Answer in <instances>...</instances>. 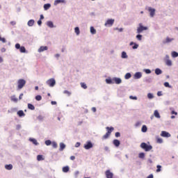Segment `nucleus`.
Masks as SVG:
<instances>
[{"mask_svg": "<svg viewBox=\"0 0 178 178\" xmlns=\"http://www.w3.org/2000/svg\"><path fill=\"white\" fill-rule=\"evenodd\" d=\"M0 41H2L3 43L6 42V39L5 38H2L0 35Z\"/></svg>", "mask_w": 178, "mask_h": 178, "instance_id": "51", "label": "nucleus"}, {"mask_svg": "<svg viewBox=\"0 0 178 178\" xmlns=\"http://www.w3.org/2000/svg\"><path fill=\"white\" fill-rule=\"evenodd\" d=\"M130 77H131V74H130V73H127L124 76V78L126 79V80H129V79H130Z\"/></svg>", "mask_w": 178, "mask_h": 178, "instance_id": "39", "label": "nucleus"}, {"mask_svg": "<svg viewBox=\"0 0 178 178\" xmlns=\"http://www.w3.org/2000/svg\"><path fill=\"white\" fill-rule=\"evenodd\" d=\"M49 8H51V4L46 3V4L44 5V10H48V9H49Z\"/></svg>", "mask_w": 178, "mask_h": 178, "instance_id": "26", "label": "nucleus"}, {"mask_svg": "<svg viewBox=\"0 0 178 178\" xmlns=\"http://www.w3.org/2000/svg\"><path fill=\"white\" fill-rule=\"evenodd\" d=\"M145 73H146L147 74H151V70L147 69V70H145Z\"/></svg>", "mask_w": 178, "mask_h": 178, "instance_id": "54", "label": "nucleus"}, {"mask_svg": "<svg viewBox=\"0 0 178 178\" xmlns=\"http://www.w3.org/2000/svg\"><path fill=\"white\" fill-rule=\"evenodd\" d=\"M34 19H30L29 22H28V26H29V27H33V26H34Z\"/></svg>", "mask_w": 178, "mask_h": 178, "instance_id": "21", "label": "nucleus"}, {"mask_svg": "<svg viewBox=\"0 0 178 178\" xmlns=\"http://www.w3.org/2000/svg\"><path fill=\"white\" fill-rule=\"evenodd\" d=\"M133 49H137V48H138V44H134V46H133Z\"/></svg>", "mask_w": 178, "mask_h": 178, "instance_id": "56", "label": "nucleus"}, {"mask_svg": "<svg viewBox=\"0 0 178 178\" xmlns=\"http://www.w3.org/2000/svg\"><path fill=\"white\" fill-rule=\"evenodd\" d=\"M147 178H154V175L150 174Z\"/></svg>", "mask_w": 178, "mask_h": 178, "instance_id": "64", "label": "nucleus"}, {"mask_svg": "<svg viewBox=\"0 0 178 178\" xmlns=\"http://www.w3.org/2000/svg\"><path fill=\"white\" fill-rule=\"evenodd\" d=\"M65 148H66V145H65L63 143H60L59 151L62 152L63 149H65Z\"/></svg>", "mask_w": 178, "mask_h": 178, "instance_id": "17", "label": "nucleus"}, {"mask_svg": "<svg viewBox=\"0 0 178 178\" xmlns=\"http://www.w3.org/2000/svg\"><path fill=\"white\" fill-rule=\"evenodd\" d=\"M138 158H140V159H144L145 158V153L144 152L139 153Z\"/></svg>", "mask_w": 178, "mask_h": 178, "instance_id": "22", "label": "nucleus"}, {"mask_svg": "<svg viewBox=\"0 0 178 178\" xmlns=\"http://www.w3.org/2000/svg\"><path fill=\"white\" fill-rule=\"evenodd\" d=\"M161 137H165V138H169V137H171V135L169 134V132L166 131H161Z\"/></svg>", "mask_w": 178, "mask_h": 178, "instance_id": "8", "label": "nucleus"}, {"mask_svg": "<svg viewBox=\"0 0 178 178\" xmlns=\"http://www.w3.org/2000/svg\"><path fill=\"white\" fill-rule=\"evenodd\" d=\"M44 51H48V47H47V46H41L38 49V52H44Z\"/></svg>", "mask_w": 178, "mask_h": 178, "instance_id": "11", "label": "nucleus"}, {"mask_svg": "<svg viewBox=\"0 0 178 178\" xmlns=\"http://www.w3.org/2000/svg\"><path fill=\"white\" fill-rule=\"evenodd\" d=\"M38 26H41V24H42V22L41 21V19L38 21Z\"/></svg>", "mask_w": 178, "mask_h": 178, "instance_id": "60", "label": "nucleus"}, {"mask_svg": "<svg viewBox=\"0 0 178 178\" xmlns=\"http://www.w3.org/2000/svg\"><path fill=\"white\" fill-rule=\"evenodd\" d=\"M139 126H141V122L138 121V122L135 124V127H139Z\"/></svg>", "mask_w": 178, "mask_h": 178, "instance_id": "49", "label": "nucleus"}, {"mask_svg": "<svg viewBox=\"0 0 178 178\" xmlns=\"http://www.w3.org/2000/svg\"><path fill=\"white\" fill-rule=\"evenodd\" d=\"M136 38H137V40H138V41H141V40H143V35H137Z\"/></svg>", "mask_w": 178, "mask_h": 178, "instance_id": "47", "label": "nucleus"}, {"mask_svg": "<svg viewBox=\"0 0 178 178\" xmlns=\"http://www.w3.org/2000/svg\"><path fill=\"white\" fill-rule=\"evenodd\" d=\"M147 130H148L147 127L145 125H143L141 129L142 133H147Z\"/></svg>", "mask_w": 178, "mask_h": 178, "instance_id": "28", "label": "nucleus"}, {"mask_svg": "<svg viewBox=\"0 0 178 178\" xmlns=\"http://www.w3.org/2000/svg\"><path fill=\"white\" fill-rule=\"evenodd\" d=\"M141 77H143V74H141V72L135 73V74H134L135 79H141Z\"/></svg>", "mask_w": 178, "mask_h": 178, "instance_id": "18", "label": "nucleus"}, {"mask_svg": "<svg viewBox=\"0 0 178 178\" xmlns=\"http://www.w3.org/2000/svg\"><path fill=\"white\" fill-rule=\"evenodd\" d=\"M145 30H148V27L143 26V24H139V27H138L137 29V33L140 34V33H143Z\"/></svg>", "mask_w": 178, "mask_h": 178, "instance_id": "3", "label": "nucleus"}, {"mask_svg": "<svg viewBox=\"0 0 178 178\" xmlns=\"http://www.w3.org/2000/svg\"><path fill=\"white\" fill-rule=\"evenodd\" d=\"M19 51L21 52V54H24L26 53V47H24V46H22L19 48Z\"/></svg>", "mask_w": 178, "mask_h": 178, "instance_id": "25", "label": "nucleus"}, {"mask_svg": "<svg viewBox=\"0 0 178 178\" xmlns=\"http://www.w3.org/2000/svg\"><path fill=\"white\" fill-rule=\"evenodd\" d=\"M80 172H79V171H76L75 172V176H76V177H77V176H79V174Z\"/></svg>", "mask_w": 178, "mask_h": 178, "instance_id": "63", "label": "nucleus"}, {"mask_svg": "<svg viewBox=\"0 0 178 178\" xmlns=\"http://www.w3.org/2000/svg\"><path fill=\"white\" fill-rule=\"evenodd\" d=\"M115 136V137H120V132H116Z\"/></svg>", "mask_w": 178, "mask_h": 178, "instance_id": "59", "label": "nucleus"}, {"mask_svg": "<svg viewBox=\"0 0 178 178\" xmlns=\"http://www.w3.org/2000/svg\"><path fill=\"white\" fill-rule=\"evenodd\" d=\"M92 147H94V145H92V143H91V141L89 140L86 143V144L83 146V148H85V149H91Z\"/></svg>", "mask_w": 178, "mask_h": 178, "instance_id": "4", "label": "nucleus"}, {"mask_svg": "<svg viewBox=\"0 0 178 178\" xmlns=\"http://www.w3.org/2000/svg\"><path fill=\"white\" fill-rule=\"evenodd\" d=\"M29 141H31V143H33L34 145H38L39 144L38 142L37 141V139L34 138H30Z\"/></svg>", "mask_w": 178, "mask_h": 178, "instance_id": "12", "label": "nucleus"}, {"mask_svg": "<svg viewBox=\"0 0 178 178\" xmlns=\"http://www.w3.org/2000/svg\"><path fill=\"white\" fill-rule=\"evenodd\" d=\"M35 99L36 101H41L42 99V97H41V95H37L35 97Z\"/></svg>", "mask_w": 178, "mask_h": 178, "instance_id": "46", "label": "nucleus"}, {"mask_svg": "<svg viewBox=\"0 0 178 178\" xmlns=\"http://www.w3.org/2000/svg\"><path fill=\"white\" fill-rule=\"evenodd\" d=\"M155 74H157V76H159V74H162V70L159 68H156L155 70Z\"/></svg>", "mask_w": 178, "mask_h": 178, "instance_id": "23", "label": "nucleus"}, {"mask_svg": "<svg viewBox=\"0 0 178 178\" xmlns=\"http://www.w3.org/2000/svg\"><path fill=\"white\" fill-rule=\"evenodd\" d=\"M156 143L158 144H162V143H163V139H162L161 138H156Z\"/></svg>", "mask_w": 178, "mask_h": 178, "instance_id": "32", "label": "nucleus"}, {"mask_svg": "<svg viewBox=\"0 0 178 178\" xmlns=\"http://www.w3.org/2000/svg\"><path fill=\"white\" fill-rule=\"evenodd\" d=\"M166 58L165 65H167V66H172V60L169 59V56H166Z\"/></svg>", "mask_w": 178, "mask_h": 178, "instance_id": "14", "label": "nucleus"}, {"mask_svg": "<svg viewBox=\"0 0 178 178\" xmlns=\"http://www.w3.org/2000/svg\"><path fill=\"white\" fill-rule=\"evenodd\" d=\"M70 159H71V161H74V160L76 159V156H70Z\"/></svg>", "mask_w": 178, "mask_h": 178, "instance_id": "61", "label": "nucleus"}, {"mask_svg": "<svg viewBox=\"0 0 178 178\" xmlns=\"http://www.w3.org/2000/svg\"><path fill=\"white\" fill-rule=\"evenodd\" d=\"M154 115L155 118H157V119L161 118V115H159V112H154Z\"/></svg>", "mask_w": 178, "mask_h": 178, "instance_id": "44", "label": "nucleus"}, {"mask_svg": "<svg viewBox=\"0 0 178 178\" xmlns=\"http://www.w3.org/2000/svg\"><path fill=\"white\" fill-rule=\"evenodd\" d=\"M104 150H105L106 152H109V147H108V146L104 147Z\"/></svg>", "mask_w": 178, "mask_h": 178, "instance_id": "57", "label": "nucleus"}, {"mask_svg": "<svg viewBox=\"0 0 178 178\" xmlns=\"http://www.w3.org/2000/svg\"><path fill=\"white\" fill-rule=\"evenodd\" d=\"M16 129H17V130H20V129H22V125L17 124V125L16 126Z\"/></svg>", "mask_w": 178, "mask_h": 178, "instance_id": "55", "label": "nucleus"}, {"mask_svg": "<svg viewBox=\"0 0 178 178\" xmlns=\"http://www.w3.org/2000/svg\"><path fill=\"white\" fill-rule=\"evenodd\" d=\"M130 99H137V97L130 96Z\"/></svg>", "mask_w": 178, "mask_h": 178, "instance_id": "62", "label": "nucleus"}, {"mask_svg": "<svg viewBox=\"0 0 178 178\" xmlns=\"http://www.w3.org/2000/svg\"><path fill=\"white\" fill-rule=\"evenodd\" d=\"M156 168H157L156 172H161V169L162 166L158 165L156 166Z\"/></svg>", "mask_w": 178, "mask_h": 178, "instance_id": "50", "label": "nucleus"}, {"mask_svg": "<svg viewBox=\"0 0 178 178\" xmlns=\"http://www.w3.org/2000/svg\"><path fill=\"white\" fill-rule=\"evenodd\" d=\"M148 11L149 12V15H150L151 17H154V16H155V8L149 7Z\"/></svg>", "mask_w": 178, "mask_h": 178, "instance_id": "9", "label": "nucleus"}, {"mask_svg": "<svg viewBox=\"0 0 178 178\" xmlns=\"http://www.w3.org/2000/svg\"><path fill=\"white\" fill-rule=\"evenodd\" d=\"M48 27H50L51 29H52V27H54V23L51 21L47 22V23Z\"/></svg>", "mask_w": 178, "mask_h": 178, "instance_id": "31", "label": "nucleus"}, {"mask_svg": "<svg viewBox=\"0 0 178 178\" xmlns=\"http://www.w3.org/2000/svg\"><path fill=\"white\" fill-rule=\"evenodd\" d=\"M172 41H175V38L167 37L165 40L163 41V44H169V42H172Z\"/></svg>", "mask_w": 178, "mask_h": 178, "instance_id": "10", "label": "nucleus"}, {"mask_svg": "<svg viewBox=\"0 0 178 178\" xmlns=\"http://www.w3.org/2000/svg\"><path fill=\"white\" fill-rule=\"evenodd\" d=\"M58 3H66V0H56L54 1L55 6H56V5H58Z\"/></svg>", "mask_w": 178, "mask_h": 178, "instance_id": "15", "label": "nucleus"}, {"mask_svg": "<svg viewBox=\"0 0 178 178\" xmlns=\"http://www.w3.org/2000/svg\"><path fill=\"white\" fill-rule=\"evenodd\" d=\"M37 159L38 161H44V158H42V155H38Z\"/></svg>", "mask_w": 178, "mask_h": 178, "instance_id": "45", "label": "nucleus"}, {"mask_svg": "<svg viewBox=\"0 0 178 178\" xmlns=\"http://www.w3.org/2000/svg\"><path fill=\"white\" fill-rule=\"evenodd\" d=\"M17 115H18L19 118H24V116H26V114H24V112H17Z\"/></svg>", "mask_w": 178, "mask_h": 178, "instance_id": "24", "label": "nucleus"}, {"mask_svg": "<svg viewBox=\"0 0 178 178\" xmlns=\"http://www.w3.org/2000/svg\"><path fill=\"white\" fill-rule=\"evenodd\" d=\"M90 33L91 34H97V30H95V29H94L93 26L90 27Z\"/></svg>", "mask_w": 178, "mask_h": 178, "instance_id": "29", "label": "nucleus"}, {"mask_svg": "<svg viewBox=\"0 0 178 178\" xmlns=\"http://www.w3.org/2000/svg\"><path fill=\"white\" fill-rule=\"evenodd\" d=\"M80 145H81V143H80V142H77V143L75 144V147H76V148H79V147H80Z\"/></svg>", "mask_w": 178, "mask_h": 178, "instance_id": "53", "label": "nucleus"}, {"mask_svg": "<svg viewBox=\"0 0 178 178\" xmlns=\"http://www.w3.org/2000/svg\"><path fill=\"white\" fill-rule=\"evenodd\" d=\"M81 87L82 88H83L84 90H87V84H86V83L81 82Z\"/></svg>", "mask_w": 178, "mask_h": 178, "instance_id": "35", "label": "nucleus"}, {"mask_svg": "<svg viewBox=\"0 0 178 178\" xmlns=\"http://www.w3.org/2000/svg\"><path fill=\"white\" fill-rule=\"evenodd\" d=\"M140 148H142V149H144V151H145V152H149V151H151V149H152V145H148L146 143H142L140 145Z\"/></svg>", "mask_w": 178, "mask_h": 178, "instance_id": "1", "label": "nucleus"}, {"mask_svg": "<svg viewBox=\"0 0 178 178\" xmlns=\"http://www.w3.org/2000/svg\"><path fill=\"white\" fill-rule=\"evenodd\" d=\"M165 87H170V85H169V82L164 83Z\"/></svg>", "mask_w": 178, "mask_h": 178, "instance_id": "58", "label": "nucleus"}, {"mask_svg": "<svg viewBox=\"0 0 178 178\" xmlns=\"http://www.w3.org/2000/svg\"><path fill=\"white\" fill-rule=\"evenodd\" d=\"M5 169H6V170H12V169H13V165L12 164L6 165Z\"/></svg>", "mask_w": 178, "mask_h": 178, "instance_id": "19", "label": "nucleus"}, {"mask_svg": "<svg viewBox=\"0 0 178 178\" xmlns=\"http://www.w3.org/2000/svg\"><path fill=\"white\" fill-rule=\"evenodd\" d=\"M147 97L149 98V99H152V98H154V95H152V93H148Z\"/></svg>", "mask_w": 178, "mask_h": 178, "instance_id": "48", "label": "nucleus"}, {"mask_svg": "<svg viewBox=\"0 0 178 178\" xmlns=\"http://www.w3.org/2000/svg\"><path fill=\"white\" fill-rule=\"evenodd\" d=\"M47 84L49 86V87H54L55 84H56V81L54 79H50L47 81Z\"/></svg>", "mask_w": 178, "mask_h": 178, "instance_id": "5", "label": "nucleus"}, {"mask_svg": "<svg viewBox=\"0 0 178 178\" xmlns=\"http://www.w3.org/2000/svg\"><path fill=\"white\" fill-rule=\"evenodd\" d=\"M17 89L22 90L24 86H26V80L24 79H19L17 81Z\"/></svg>", "mask_w": 178, "mask_h": 178, "instance_id": "2", "label": "nucleus"}, {"mask_svg": "<svg viewBox=\"0 0 178 178\" xmlns=\"http://www.w3.org/2000/svg\"><path fill=\"white\" fill-rule=\"evenodd\" d=\"M105 175L106 178H113V172H111V170H107L105 172Z\"/></svg>", "mask_w": 178, "mask_h": 178, "instance_id": "7", "label": "nucleus"}, {"mask_svg": "<svg viewBox=\"0 0 178 178\" xmlns=\"http://www.w3.org/2000/svg\"><path fill=\"white\" fill-rule=\"evenodd\" d=\"M106 129L107 130V133H109V134H111V133H112L113 130H115V128H113V127H107Z\"/></svg>", "mask_w": 178, "mask_h": 178, "instance_id": "20", "label": "nucleus"}, {"mask_svg": "<svg viewBox=\"0 0 178 178\" xmlns=\"http://www.w3.org/2000/svg\"><path fill=\"white\" fill-rule=\"evenodd\" d=\"M51 145L53 148H58V143H56L55 141L51 142Z\"/></svg>", "mask_w": 178, "mask_h": 178, "instance_id": "38", "label": "nucleus"}, {"mask_svg": "<svg viewBox=\"0 0 178 178\" xmlns=\"http://www.w3.org/2000/svg\"><path fill=\"white\" fill-rule=\"evenodd\" d=\"M113 144L115 147H119V145H120V141L118 139H115L113 140Z\"/></svg>", "mask_w": 178, "mask_h": 178, "instance_id": "13", "label": "nucleus"}, {"mask_svg": "<svg viewBox=\"0 0 178 178\" xmlns=\"http://www.w3.org/2000/svg\"><path fill=\"white\" fill-rule=\"evenodd\" d=\"M109 136H111V134H109V132H106V134L103 136L104 140H106V138H108Z\"/></svg>", "mask_w": 178, "mask_h": 178, "instance_id": "33", "label": "nucleus"}, {"mask_svg": "<svg viewBox=\"0 0 178 178\" xmlns=\"http://www.w3.org/2000/svg\"><path fill=\"white\" fill-rule=\"evenodd\" d=\"M106 82L107 83V84H113V81L111 79H106Z\"/></svg>", "mask_w": 178, "mask_h": 178, "instance_id": "42", "label": "nucleus"}, {"mask_svg": "<svg viewBox=\"0 0 178 178\" xmlns=\"http://www.w3.org/2000/svg\"><path fill=\"white\" fill-rule=\"evenodd\" d=\"M122 58L123 59H126V58H127V54H126L125 51H122Z\"/></svg>", "mask_w": 178, "mask_h": 178, "instance_id": "41", "label": "nucleus"}, {"mask_svg": "<svg viewBox=\"0 0 178 178\" xmlns=\"http://www.w3.org/2000/svg\"><path fill=\"white\" fill-rule=\"evenodd\" d=\"M113 81H114L115 84H120L122 83V79H120V78H113Z\"/></svg>", "mask_w": 178, "mask_h": 178, "instance_id": "16", "label": "nucleus"}, {"mask_svg": "<svg viewBox=\"0 0 178 178\" xmlns=\"http://www.w3.org/2000/svg\"><path fill=\"white\" fill-rule=\"evenodd\" d=\"M63 94H65L66 95H67V97H70V95H72V92H70V91L69 90H64Z\"/></svg>", "mask_w": 178, "mask_h": 178, "instance_id": "36", "label": "nucleus"}, {"mask_svg": "<svg viewBox=\"0 0 178 178\" xmlns=\"http://www.w3.org/2000/svg\"><path fill=\"white\" fill-rule=\"evenodd\" d=\"M172 58H177V56H178V53L176 52V51H172Z\"/></svg>", "mask_w": 178, "mask_h": 178, "instance_id": "40", "label": "nucleus"}, {"mask_svg": "<svg viewBox=\"0 0 178 178\" xmlns=\"http://www.w3.org/2000/svg\"><path fill=\"white\" fill-rule=\"evenodd\" d=\"M15 48H16V49H20V48H21L20 44L17 43V44H15Z\"/></svg>", "mask_w": 178, "mask_h": 178, "instance_id": "52", "label": "nucleus"}, {"mask_svg": "<svg viewBox=\"0 0 178 178\" xmlns=\"http://www.w3.org/2000/svg\"><path fill=\"white\" fill-rule=\"evenodd\" d=\"M28 108L29 109H31V111H34V109H35V107H34V105L31 104H28Z\"/></svg>", "mask_w": 178, "mask_h": 178, "instance_id": "30", "label": "nucleus"}, {"mask_svg": "<svg viewBox=\"0 0 178 178\" xmlns=\"http://www.w3.org/2000/svg\"><path fill=\"white\" fill-rule=\"evenodd\" d=\"M11 101H13V102H17V98L16 96L13 95L11 97Z\"/></svg>", "mask_w": 178, "mask_h": 178, "instance_id": "37", "label": "nucleus"}, {"mask_svg": "<svg viewBox=\"0 0 178 178\" xmlns=\"http://www.w3.org/2000/svg\"><path fill=\"white\" fill-rule=\"evenodd\" d=\"M63 172L64 173H67V172H69V166H65L63 168Z\"/></svg>", "mask_w": 178, "mask_h": 178, "instance_id": "27", "label": "nucleus"}, {"mask_svg": "<svg viewBox=\"0 0 178 178\" xmlns=\"http://www.w3.org/2000/svg\"><path fill=\"white\" fill-rule=\"evenodd\" d=\"M74 31H75L76 35H79L80 34V29L79 27H75Z\"/></svg>", "mask_w": 178, "mask_h": 178, "instance_id": "34", "label": "nucleus"}, {"mask_svg": "<svg viewBox=\"0 0 178 178\" xmlns=\"http://www.w3.org/2000/svg\"><path fill=\"white\" fill-rule=\"evenodd\" d=\"M114 23H115V19H110L106 22L104 26L111 27V26H113Z\"/></svg>", "mask_w": 178, "mask_h": 178, "instance_id": "6", "label": "nucleus"}, {"mask_svg": "<svg viewBox=\"0 0 178 178\" xmlns=\"http://www.w3.org/2000/svg\"><path fill=\"white\" fill-rule=\"evenodd\" d=\"M44 144H46L47 146L51 145V144H52V141H51V140H45Z\"/></svg>", "mask_w": 178, "mask_h": 178, "instance_id": "43", "label": "nucleus"}]
</instances>
